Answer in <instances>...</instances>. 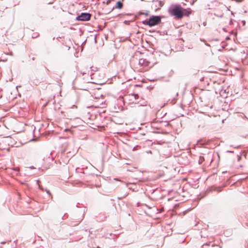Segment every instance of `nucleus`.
<instances>
[{
    "label": "nucleus",
    "mask_w": 248,
    "mask_h": 248,
    "mask_svg": "<svg viewBox=\"0 0 248 248\" xmlns=\"http://www.w3.org/2000/svg\"><path fill=\"white\" fill-rule=\"evenodd\" d=\"M131 99H134L137 100L139 98V95L138 94H132L130 95Z\"/></svg>",
    "instance_id": "obj_7"
},
{
    "label": "nucleus",
    "mask_w": 248,
    "mask_h": 248,
    "mask_svg": "<svg viewBox=\"0 0 248 248\" xmlns=\"http://www.w3.org/2000/svg\"><path fill=\"white\" fill-rule=\"evenodd\" d=\"M204 160L203 157L200 156L199 161H202Z\"/></svg>",
    "instance_id": "obj_8"
},
{
    "label": "nucleus",
    "mask_w": 248,
    "mask_h": 248,
    "mask_svg": "<svg viewBox=\"0 0 248 248\" xmlns=\"http://www.w3.org/2000/svg\"><path fill=\"white\" fill-rule=\"evenodd\" d=\"M91 68H92V67H90L89 68V69H91Z\"/></svg>",
    "instance_id": "obj_12"
},
{
    "label": "nucleus",
    "mask_w": 248,
    "mask_h": 248,
    "mask_svg": "<svg viewBox=\"0 0 248 248\" xmlns=\"http://www.w3.org/2000/svg\"><path fill=\"white\" fill-rule=\"evenodd\" d=\"M226 10H229L225 5H221L220 7L216 10L214 16L219 18H222L224 16L223 11Z\"/></svg>",
    "instance_id": "obj_3"
},
{
    "label": "nucleus",
    "mask_w": 248,
    "mask_h": 248,
    "mask_svg": "<svg viewBox=\"0 0 248 248\" xmlns=\"http://www.w3.org/2000/svg\"><path fill=\"white\" fill-rule=\"evenodd\" d=\"M150 62L145 59H140L139 60L138 64L140 67H146L149 65Z\"/></svg>",
    "instance_id": "obj_5"
},
{
    "label": "nucleus",
    "mask_w": 248,
    "mask_h": 248,
    "mask_svg": "<svg viewBox=\"0 0 248 248\" xmlns=\"http://www.w3.org/2000/svg\"><path fill=\"white\" fill-rule=\"evenodd\" d=\"M1 98V96H0V98Z\"/></svg>",
    "instance_id": "obj_16"
},
{
    "label": "nucleus",
    "mask_w": 248,
    "mask_h": 248,
    "mask_svg": "<svg viewBox=\"0 0 248 248\" xmlns=\"http://www.w3.org/2000/svg\"><path fill=\"white\" fill-rule=\"evenodd\" d=\"M161 16H152L148 20H145L142 21L144 25H148L150 27L158 25L161 22Z\"/></svg>",
    "instance_id": "obj_2"
},
{
    "label": "nucleus",
    "mask_w": 248,
    "mask_h": 248,
    "mask_svg": "<svg viewBox=\"0 0 248 248\" xmlns=\"http://www.w3.org/2000/svg\"><path fill=\"white\" fill-rule=\"evenodd\" d=\"M91 18V14L88 13H82L76 17V19L80 21H88Z\"/></svg>",
    "instance_id": "obj_4"
},
{
    "label": "nucleus",
    "mask_w": 248,
    "mask_h": 248,
    "mask_svg": "<svg viewBox=\"0 0 248 248\" xmlns=\"http://www.w3.org/2000/svg\"><path fill=\"white\" fill-rule=\"evenodd\" d=\"M123 6V4L121 1H117V2L116 3V8L120 9L122 8Z\"/></svg>",
    "instance_id": "obj_6"
},
{
    "label": "nucleus",
    "mask_w": 248,
    "mask_h": 248,
    "mask_svg": "<svg viewBox=\"0 0 248 248\" xmlns=\"http://www.w3.org/2000/svg\"><path fill=\"white\" fill-rule=\"evenodd\" d=\"M31 169H33L34 168L33 167H31Z\"/></svg>",
    "instance_id": "obj_15"
},
{
    "label": "nucleus",
    "mask_w": 248,
    "mask_h": 248,
    "mask_svg": "<svg viewBox=\"0 0 248 248\" xmlns=\"http://www.w3.org/2000/svg\"><path fill=\"white\" fill-rule=\"evenodd\" d=\"M46 192L47 193H48L49 195H50V193L49 192V190H47V189H46Z\"/></svg>",
    "instance_id": "obj_9"
},
{
    "label": "nucleus",
    "mask_w": 248,
    "mask_h": 248,
    "mask_svg": "<svg viewBox=\"0 0 248 248\" xmlns=\"http://www.w3.org/2000/svg\"><path fill=\"white\" fill-rule=\"evenodd\" d=\"M88 74H89V70H88Z\"/></svg>",
    "instance_id": "obj_14"
},
{
    "label": "nucleus",
    "mask_w": 248,
    "mask_h": 248,
    "mask_svg": "<svg viewBox=\"0 0 248 248\" xmlns=\"http://www.w3.org/2000/svg\"><path fill=\"white\" fill-rule=\"evenodd\" d=\"M169 14L176 19H181L184 15V9L179 4H172L168 8Z\"/></svg>",
    "instance_id": "obj_1"
},
{
    "label": "nucleus",
    "mask_w": 248,
    "mask_h": 248,
    "mask_svg": "<svg viewBox=\"0 0 248 248\" xmlns=\"http://www.w3.org/2000/svg\"><path fill=\"white\" fill-rule=\"evenodd\" d=\"M82 74L83 75H84L87 74V72H82Z\"/></svg>",
    "instance_id": "obj_11"
},
{
    "label": "nucleus",
    "mask_w": 248,
    "mask_h": 248,
    "mask_svg": "<svg viewBox=\"0 0 248 248\" xmlns=\"http://www.w3.org/2000/svg\"><path fill=\"white\" fill-rule=\"evenodd\" d=\"M190 14V12H188V13H187V15H188V14Z\"/></svg>",
    "instance_id": "obj_13"
},
{
    "label": "nucleus",
    "mask_w": 248,
    "mask_h": 248,
    "mask_svg": "<svg viewBox=\"0 0 248 248\" xmlns=\"http://www.w3.org/2000/svg\"><path fill=\"white\" fill-rule=\"evenodd\" d=\"M141 14H144V15H145V16H148V15H149L148 13H141Z\"/></svg>",
    "instance_id": "obj_10"
}]
</instances>
